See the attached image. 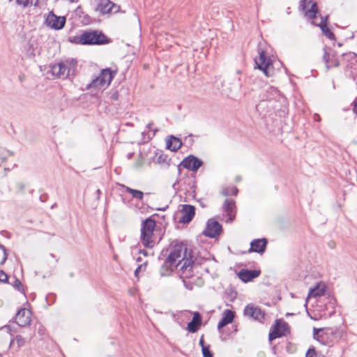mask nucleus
Listing matches in <instances>:
<instances>
[{"mask_svg": "<svg viewBox=\"0 0 357 357\" xmlns=\"http://www.w3.org/2000/svg\"><path fill=\"white\" fill-rule=\"evenodd\" d=\"M181 264L180 268L181 278H190L192 275L194 261L190 252H188L186 245L183 243L171 244L169 254L160 268V275L162 277L171 275Z\"/></svg>", "mask_w": 357, "mask_h": 357, "instance_id": "obj_1", "label": "nucleus"}, {"mask_svg": "<svg viewBox=\"0 0 357 357\" xmlns=\"http://www.w3.org/2000/svg\"><path fill=\"white\" fill-rule=\"evenodd\" d=\"M299 9L304 13L305 17L310 20V24L315 26H328L329 22V15H326L324 16H320L321 22L317 24L314 22V19L317 18V15L319 13L318 4L316 1L312 0H301L300 1Z\"/></svg>", "mask_w": 357, "mask_h": 357, "instance_id": "obj_2", "label": "nucleus"}, {"mask_svg": "<svg viewBox=\"0 0 357 357\" xmlns=\"http://www.w3.org/2000/svg\"><path fill=\"white\" fill-rule=\"evenodd\" d=\"M344 334V331L338 327L313 328V337L323 344H329Z\"/></svg>", "mask_w": 357, "mask_h": 357, "instance_id": "obj_3", "label": "nucleus"}, {"mask_svg": "<svg viewBox=\"0 0 357 357\" xmlns=\"http://www.w3.org/2000/svg\"><path fill=\"white\" fill-rule=\"evenodd\" d=\"M84 45H102L111 43L108 38L102 31L86 30L82 32Z\"/></svg>", "mask_w": 357, "mask_h": 357, "instance_id": "obj_4", "label": "nucleus"}, {"mask_svg": "<svg viewBox=\"0 0 357 357\" xmlns=\"http://www.w3.org/2000/svg\"><path fill=\"white\" fill-rule=\"evenodd\" d=\"M155 227V221L151 217L147 218L142 223L141 239L143 245L146 248H151L155 245L153 239Z\"/></svg>", "mask_w": 357, "mask_h": 357, "instance_id": "obj_5", "label": "nucleus"}, {"mask_svg": "<svg viewBox=\"0 0 357 357\" xmlns=\"http://www.w3.org/2000/svg\"><path fill=\"white\" fill-rule=\"evenodd\" d=\"M258 53L259 58L255 59V68L261 70L267 77L273 76V72L271 71V68H273L271 59L267 55L266 52L261 48H258Z\"/></svg>", "mask_w": 357, "mask_h": 357, "instance_id": "obj_6", "label": "nucleus"}, {"mask_svg": "<svg viewBox=\"0 0 357 357\" xmlns=\"http://www.w3.org/2000/svg\"><path fill=\"white\" fill-rule=\"evenodd\" d=\"M341 57L342 63L346 65V71H349V76L357 84V54L351 52L342 53Z\"/></svg>", "mask_w": 357, "mask_h": 357, "instance_id": "obj_7", "label": "nucleus"}, {"mask_svg": "<svg viewBox=\"0 0 357 357\" xmlns=\"http://www.w3.org/2000/svg\"><path fill=\"white\" fill-rule=\"evenodd\" d=\"M66 23V16H58L53 11H50L45 18V24L47 26L54 30L62 29Z\"/></svg>", "mask_w": 357, "mask_h": 357, "instance_id": "obj_8", "label": "nucleus"}, {"mask_svg": "<svg viewBox=\"0 0 357 357\" xmlns=\"http://www.w3.org/2000/svg\"><path fill=\"white\" fill-rule=\"evenodd\" d=\"M243 314L245 316L259 321H261L265 316L264 312L260 307L253 305H246L244 308Z\"/></svg>", "mask_w": 357, "mask_h": 357, "instance_id": "obj_9", "label": "nucleus"}, {"mask_svg": "<svg viewBox=\"0 0 357 357\" xmlns=\"http://www.w3.org/2000/svg\"><path fill=\"white\" fill-rule=\"evenodd\" d=\"M221 231L222 226L218 221L209 220L203 234L207 237L215 238L220 235Z\"/></svg>", "mask_w": 357, "mask_h": 357, "instance_id": "obj_10", "label": "nucleus"}, {"mask_svg": "<svg viewBox=\"0 0 357 357\" xmlns=\"http://www.w3.org/2000/svg\"><path fill=\"white\" fill-rule=\"evenodd\" d=\"M203 165V162L197 157L190 155L184 158L180 165L192 172H197Z\"/></svg>", "mask_w": 357, "mask_h": 357, "instance_id": "obj_11", "label": "nucleus"}, {"mask_svg": "<svg viewBox=\"0 0 357 357\" xmlns=\"http://www.w3.org/2000/svg\"><path fill=\"white\" fill-rule=\"evenodd\" d=\"M288 328V324L282 321L281 320L276 319L275 322V326L273 330L270 332L268 335V339L270 341H272L276 338L282 337L284 332Z\"/></svg>", "mask_w": 357, "mask_h": 357, "instance_id": "obj_12", "label": "nucleus"}, {"mask_svg": "<svg viewBox=\"0 0 357 357\" xmlns=\"http://www.w3.org/2000/svg\"><path fill=\"white\" fill-rule=\"evenodd\" d=\"M15 322L21 327L29 325L31 323V312L25 308L18 310L15 316Z\"/></svg>", "mask_w": 357, "mask_h": 357, "instance_id": "obj_13", "label": "nucleus"}, {"mask_svg": "<svg viewBox=\"0 0 357 357\" xmlns=\"http://www.w3.org/2000/svg\"><path fill=\"white\" fill-rule=\"evenodd\" d=\"M181 218L180 222L185 224L189 223L195 215V208L189 204H183L181 209Z\"/></svg>", "mask_w": 357, "mask_h": 357, "instance_id": "obj_14", "label": "nucleus"}, {"mask_svg": "<svg viewBox=\"0 0 357 357\" xmlns=\"http://www.w3.org/2000/svg\"><path fill=\"white\" fill-rule=\"evenodd\" d=\"M235 202L231 199H226L223 204V210L227 216V222H232L236 215Z\"/></svg>", "mask_w": 357, "mask_h": 357, "instance_id": "obj_15", "label": "nucleus"}, {"mask_svg": "<svg viewBox=\"0 0 357 357\" xmlns=\"http://www.w3.org/2000/svg\"><path fill=\"white\" fill-rule=\"evenodd\" d=\"M268 243L266 238H257L251 241L249 252L264 253Z\"/></svg>", "mask_w": 357, "mask_h": 357, "instance_id": "obj_16", "label": "nucleus"}, {"mask_svg": "<svg viewBox=\"0 0 357 357\" xmlns=\"http://www.w3.org/2000/svg\"><path fill=\"white\" fill-rule=\"evenodd\" d=\"M260 275L259 270L242 269L239 271L238 276L244 282H248L257 278Z\"/></svg>", "mask_w": 357, "mask_h": 357, "instance_id": "obj_17", "label": "nucleus"}, {"mask_svg": "<svg viewBox=\"0 0 357 357\" xmlns=\"http://www.w3.org/2000/svg\"><path fill=\"white\" fill-rule=\"evenodd\" d=\"M202 316L198 312L193 313L192 319L188 324L187 330L190 333L197 332L202 325Z\"/></svg>", "mask_w": 357, "mask_h": 357, "instance_id": "obj_18", "label": "nucleus"}, {"mask_svg": "<svg viewBox=\"0 0 357 357\" xmlns=\"http://www.w3.org/2000/svg\"><path fill=\"white\" fill-rule=\"evenodd\" d=\"M326 291V287L322 283H319L316 286H314L313 288H311L309 290V293L307 294V296L306 298L305 301V306H307V303L310 297H319L321 296H323L325 294Z\"/></svg>", "mask_w": 357, "mask_h": 357, "instance_id": "obj_19", "label": "nucleus"}, {"mask_svg": "<svg viewBox=\"0 0 357 357\" xmlns=\"http://www.w3.org/2000/svg\"><path fill=\"white\" fill-rule=\"evenodd\" d=\"M235 317L234 312L230 310H225L223 312V317L218 324V328L220 329L224 328L229 324H231Z\"/></svg>", "mask_w": 357, "mask_h": 357, "instance_id": "obj_20", "label": "nucleus"}, {"mask_svg": "<svg viewBox=\"0 0 357 357\" xmlns=\"http://www.w3.org/2000/svg\"><path fill=\"white\" fill-rule=\"evenodd\" d=\"M112 1L110 0H100L95 10L99 11L102 15L110 14L112 11Z\"/></svg>", "mask_w": 357, "mask_h": 357, "instance_id": "obj_21", "label": "nucleus"}, {"mask_svg": "<svg viewBox=\"0 0 357 357\" xmlns=\"http://www.w3.org/2000/svg\"><path fill=\"white\" fill-rule=\"evenodd\" d=\"M182 146V142L180 139L170 136L166 141V146L168 149L172 151H176Z\"/></svg>", "mask_w": 357, "mask_h": 357, "instance_id": "obj_22", "label": "nucleus"}, {"mask_svg": "<svg viewBox=\"0 0 357 357\" xmlns=\"http://www.w3.org/2000/svg\"><path fill=\"white\" fill-rule=\"evenodd\" d=\"M105 71L100 72V74L93 78L91 82L86 85V89H89L91 88L99 89L101 87H104L106 84H105V79H102V76L103 75Z\"/></svg>", "mask_w": 357, "mask_h": 357, "instance_id": "obj_23", "label": "nucleus"}, {"mask_svg": "<svg viewBox=\"0 0 357 357\" xmlns=\"http://www.w3.org/2000/svg\"><path fill=\"white\" fill-rule=\"evenodd\" d=\"M104 72L103 75L102 76V79H105V84L107 86L109 85L112 79H114V76L116 75L117 71L113 70L111 68H106L104 69H102L100 72Z\"/></svg>", "mask_w": 357, "mask_h": 357, "instance_id": "obj_24", "label": "nucleus"}, {"mask_svg": "<svg viewBox=\"0 0 357 357\" xmlns=\"http://www.w3.org/2000/svg\"><path fill=\"white\" fill-rule=\"evenodd\" d=\"M58 77H68L70 76L71 68L66 66L63 62L58 63Z\"/></svg>", "mask_w": 357, "mask_h": 357, "instance_id": "obj_25", "label": "nucleus"}, {"mask_svg": "<svg viewBox=\"0 0 357 357\" xmlns=\"http://www.w3.org/2000/svg\"><path fill=\"white\" fill-rule=\"evenodd\" d=\"M321 31L323 35H324L326 38L331 40H335L336 38L334 33L331 30V29L328 26H319Z\"/></svg>", "mask_w": 357, "mask_h": 357, "instance_id": "obj_26", "label": "nucleus"}, {"mask_svg": "<svg viewBox=\"0 0 357 357\" xmlns=\"http://www.w3.org/2000/svg\"><path fill=\"white\" fill-rule=\"evenodd\" d=\"M126 191L130 194L134 198H136L139 200H142L143 199L144 193L140 190H135L129 187H126Z\"/></svg>", "mask_w": 357, "mask_h": 357, "instance_id": "obj_27", "label": "nucleus"}, {"mask_svg": "<svg viewBox=\"0 0 357 357\" xmlns=\"http://www.w3.org/2000/svg\"><path fill=\"white\" fill-rule=\"evenodd\" d=\"M238 189L236 187L227 188L221 191V194L225 197L229 195H236Z\"/></svg>", "mask_w": 357, "mask_h": 357, "instance_id": "obj_28", "label": "nucleus"}, {"mask_svg": "<svg viewBox=\"0 0 357 357\" xmlns=\"http://www.w3.org/2000/svg\"><path fill=\"white\" fill-rule=\"evenodd\" d=\"M69 41L74 44H79L84 45V40L82 33L79 36H75L69 38Z\"/></svg>", "mask_w": 357, "mask_h": 357, "instance_id": "obj_29", "label": "nucleus"}, {"mask_svg": "<svg viewBox=\"0 0 357 357\" xmlns=\"http://www.w3.org/2000/svg\"><path fill=\"white\" fill-rule=\"evenodd\" d=\"M169 161V159L168 158V156L164 154H161L157 158V162L159 164H162L168 166Z\"/></svg>", "mask_w": 357, "mask_h": 357, "instance_id": "obj_30", "label": "nucleus"}, {"mask_svg": "<svg viewBox=\"0 0 357 357\" xmlns=\"http://www.w3.org/2000/svg\"><path fill=\"white\" fill-rule=\"evenodd\" d=\"M330 63H332V66L334 67H339L342 63V59L340 61L336 58V54H332L331 57L330 59Z\"/></svg>", "mask_w": 357, "mask_h": 357, "instance_id": "obj_31", "label": "nucleus"}, {"mask_svg": "<svg viewBox=\"0 0 357 357\" xmlns=\"http://www.w3.org/2000/svg\"><path fill=\"white\" fill-rule=\"evenodd\" d=\"M331 57V54L330 55L327 52L326 48H324V54L323 55V60L324 61V62L326 63V67L327 70H329L331 68V66L329 65Z\"/></svg>", "mask_w": 357, "mask_h": 357, "instance_id": "obj_32", "label": "nucleus"}, {"mask_svg": "<svg viewBox=\"0 0 357 357\" xmlns=\"http://www.w3.org/2000/svg\"><path fill=\"white\" fill-rule=\"evenodd\" d=\"M26 188V184L22 182H18L15 185V192L23 193Z\"/></svg>", "mask_w": 357, "mask_h": 357, "instance_id": "obj_33", "label": "nucleus"}, {"mask_svg": "<svg viewBox=\"0 0 357 357\" xmlns=\"http://www.w3.org/2000/svg\"><path fill=\"white\" fill-rule=\"evenodd\" d=\"M204 357H213V353L210 351V346L203 347L202 349Z\"/></svg>", "mask_w": 357, "mask_h": 357, "instance_id": "obj_34", "label": "nucleus"}, {"mask_svg": "<svg viewBox=\"0 0 357 357\" xmlns=\"http://www.w3.org/2000/svg\"><path fill=\"white\" fill-rule=\"evenodd\" d=\"M82 20L81 22L83 24L87 25V24H90L93 22L91 17L88 14L85 13L84 15H82Z\"/></svg>", "mask_w": 357, "mask_h": 357, "instance_id": "obj_35", "label": "nucleus"}, {"mask_svg": "<svg viewBox=\"0 0 357 357\" xmlns=\"http://www.w3.org/2000/svg\"><path fill=\"white\" fill-rule=\"evenodd\" d=\"M58 63L54 64H50V73H51L53 75H56L58 77Z\"/></svg>", "mask_w": 357, "mask_h": 357, "instance_id": "obj_36", "label": "nucleus"}, {"mask_svg": "<svg viewBox=\"0 0 357 357\" xmlns=\"http://www.w3.org/2000/svg\"><path fill=\"white\" fill-rule=\"evenodd\" d=\"M317 354L314 347L310 348L306 352L305 357H317Z\"/></svg>", "mask_w": 357, "mask_h": 357, "instance_id": "obj_37", "label": "nucleus"}, {"mask_svg": "<svg viewBox=\"0 0 357 357\" xmlns=\"http://www.w3.org/2000/svg\"><path fill=\"white\" fill-rule=\"evenodd\" d=\"M17 5H22L24 8L33 3V0H16Z\"/></svg>", "mask_w": 357, "mask_h": 357, "instance_id": "obj_38", "label": "nucleus"}, {"mask_svg": "<svg viewBox=\"0 0 357 357\" xmlns=\"http://www.w3.org/2000/svg\"><path fill=\"white\" fill-rule=\"evenodd\" d=\"M111 6H112V11H111L110 14H116V13L120 12L121 6L119 5H117L112 1Z\"/></svg>", "mask_w": 357, "mask_h": 357, "instance_id": "obj_39", "label": "nucleus"}, {"mask_svg": "<svg viewBox=\"0 0 357 357\" xmlns=\"http://www.w3.org/2000/svg\"><path fill=\"white\" fill-rule=\"evenodd\" d=\"M15 341L17 342V344L19 347H22L25 344L24 338L20 335H18L15 337Z\"/></svg>", "mask_w": 357, "mask_h": 357, "instance_id": "obj_40", "label": "nucleus"}, {"mask_svg": "<svg viewBox=\"0 0 357 357\" xmlns=\"http://www.w3.org/2000/svg\"><path fill=\"white\" fill-rule=\"evenodd\" d=\"M75 13L79 18H82V15L85 14L81 6L77 7V8L75 10Z\"/></svg>", "mask_w": 357, "mask_h": 357, "instance_id": "obj_41", "label": "nucleus"}, {"mask_svg": "<svg viewBox=\"0 0 357 357\" xmlns=\"http://www.w3.org/2000/svg\"><path fill=\"white\" fill-rule=\"evenodd\" d=\"M26 56L29 58H33L35 56L34 48L33 47V45H30L26 51Z\"/></svg>", "mask_w": 357, "mask_h": 357, "instance_id": "obj_42", "label": "nucleus"}, {"mask_svg": "<svg viewBox=\"0 0 357 357\" xmlns=\"http://www.w3.org/2000/svg\"><path fill=\"white\" fill-rule=\"evenodd\" d=\"M0 249L2 250L3 252V257L2 261L0 263V264H3L5 263V261H6V259L8 258V254H7L6 249L4 245L0 244Z\"/></svg>", "mask_w": 357, "mask_h": 357, "instance_id": "obj_43", "label": "nucleus"}, {"mask_svg": "<svg viewBox=\"0 0 357 357\" xmlns=\"http://www.w3.org/2000/svg\"><path fill=\"white\" fill-rule=\"evenodd\" d=\"M110 94H111L110 98L112 100L116 101V100H119V92L117 90L112 91Z\"/></svg>", "mask_w": 357, "mask_h": 357, "instance_id": "obj_44", "label": "nucleus"}, {"mask_svg": "<svg viewBox=\"0 0 357 357\" xmlns=\"http://www.w3.org/2000/svg\"><path fill=\"white\" fill-rule=\"evenodd\" d=\"M146 262L144 263L143 264H140L139 266H138V267L136 268V270L135 271V275L136 277H138V275H139V272H140V271L142 269H145L146 268Z\"/></svg>", "mask_w": 357, "mask_h": 357, "instance_id": "obj_45", "label": "nucleus"}, {"mask_svg": "<svg viewBox=\"0 0 357 357\" xmlns=\"http://www.w3.org/2000/svg\"><path fill=\"white\" fill-rule=\"evenodd\" d=\"M77 61L75 59H72V61L70 63V66H68V68H71V70H73V73H74L76 66H77Z\"/></svg>", "mask_w": 357, "mask_h": 357, "instance_id": "obj_46", "label": "nucleus"}, {"mask_svg": "<svg viewBox=\"0 0 357 357\" xmlns=\"http://www.w3.org/2000/svg\"><path fill=\"white\" fill-rule=\"evenodd\" d=\"M13 286L19 291H20V287L22 286V283L19 279L15 278Z\"/></svg>", "mask_w": 357, "mask_h": 357, "instance_id": "obj_47", "label": "nucleus"}, {"mask_svg": "<svg viewBox=\"0 0 357 357\" xmlns=\"http://www.w3.org/2000/svg\"><path fill=\"white\" fill-rule=\"evenodd\" d=\"M7 280L8 275L3 271H0V282H6Z\"/></svg>", "mask_w": 357, "mask_h": 357, "instance_id": "obj_48", "label": "nucleus"}, {"mask_svg": "<svg viewBox=\"0 0 357 357\" xmlns=\"http://www.w3.org/2000/svg\"><path fill=\"white\" fill-rule=\"evenodd\" d=\"M153 123L152 122L151 123H149L147 124V128L151 130H153V135H155V132H157L158 130L156 129V128H153Z\"/></svg>", "mask_w": 357, "mask_h": 357, "instance_id": "obj_49", "label": "nucleus"}, {"mask_svg": "<svg viewBox=\"0 0 357 357\" xmlns=\"http://www.w3.org/2000/svg\"><path fill=\"white\" fill-rule=\"evenodd\" d=\"M183 282L184 286L185 287L186 289H190V290H191L192 289V284L187 282L184 279L183 280Z\"/></svg>", "mask_w": 357, "mask_h": 357, "instance_id": "obj_50", "label": "nucleus"}, {"mask_svg": "<svg viewBox=\"0 0 357 357\" xmlns=\"http://www.w3.org/2000/svg\"><path fill=\"white\" fill-rule=\"evenodd\" d=\"M351 106H353L352 112H357V98L352 102Z\"/></svg>", "mask_w": 357, "mask_h": 357, "instance_id": "obj_51", "label": "nucleus"}, {"mask_svg": "<svg viewBox=\"0 0 357 357\" xmlns=\"http://www.w3.org/2000/svg\"><path fill=\"white\" fill-rule=\"evenodd\" d=\"M18 79L20 80V82H23L25 81L26 79V75L24 74H20L19 76H18Z\"/></svg>", "mask_w": 357, "mask_h": 357, "instance_id": "obj_52", "label": "nucleus"}, {"mask_svg": "<svg viewBox=\"0 0 357 357\" xmlns=\"http://www.w3.org/2000/svg\"><path fill=\"white\" fill-rule=\"evenodd\" d=\"M199 343V345L201 346L202 349H203V347L207 346V345L204 344V335H202Z\"/></svg>", "mask_w": 357, "mask_h": 357, "instance_id": "obj_53", "label": "nucleus"}, {"mask_svg": "<svg viewBox=\"0 0 357 357\" xmlns=\"http://www.w3.org/2000/svg\"><path fill=\"white\" fill-rule=\"evenodd\" d=\"M313 119L314 121H320V116H319V114L317 113H314L313 114Z\"/></svg>", "mask_w": 357, "mask_h": 357, "instance_id": "obj_54", "label": "nucleus"}, {"mask_svg": "<svg viewBox=\"0 0 357 357\" xmlns=\"http://www.w3.org/2000/svg\"><path fill=\"white\" fill-rule=\"evenodd\" d=\"M38 333L40 335H43V334L45 333V329H44V328H43V327H42V326H41V327H40V328H38Z\"/></svg>", "mask_w": 357, "mask_h": 357, "instance_id": "obj_55", "label": "nucleus"}, {"mask_svg": "<svg viewBox=\"0 0 357 357\" xmlns=\"http://www.w3.org/2000/svg\"><path fill=\"white\" fill-rule=\"evenodd\" d=\"M139 253H140V254H142V255H144V256H145V257H146V256H148V255H149L148 252H147L146 250H139Z\"/></svg>", "mask_w": 357, "mask_h": 357, "instance_id": "obj_56", "label": "nucleus"}, {"mask_svg": "<svg viewBox=\"0 0 357 357\" xmlns=\"http://www.w3.org/2000/svg\"><path fill=\"white\" fill-rule=\"evenodd\" d=\"M168 208V206H161V208H156L155 210L157 211H165L167 208Z\"/></svg>", "mask_w": 357, "mask_h": 357, "instance_id": "obj_57", "label": "nucleus"}, {"mask_svg": "<svg viewBox=\"0 0 357 357\" xmlns=\"http://www.w3.org/2000/svg\"><path fill=\"white\" fill-rule=\"evenodd\" d=\"M317 357H325L323 354L321 353H318Z\"/></svg>", "mask_w": 357, "mask_h": 357, "instance_id": "obj_58", "label": "nucleus"}, {"mask_svg": "<svg viewBox=\"0 0 357 357\" xmlns=\"http://www.w3.org/2000/svg\"><path fill=\"white\" fill-rule=\"evenodd\" d=\"M177 109H178V110L181 109H182L181 105H177Z\"/></svg>", "mask_w": 357, "mask_h": 357, "instance_id": "obj_59", "label": "nucleus"}, {"mask_svg": "<svg viewBox=\"0 0 357 357\" xmlns=\"http://www.w3.org/2000/svg\"><path fill=\"white\" fill-rule=\"evenodd\" d=\"M142 261V258H141V257H138V258L137 259V261L139 262V261Z\"/></svg>", "mask_w": 357, "mask_h": 357, "instance_id": "obj_60", "label": "nucleus"}, {"mask_svg": "<svg viewBox=\"0 0 357 357\" xmlns=\"http://www.w3.org/2000/svg\"><path fill=\"white\" fill-rule=\"evenodd\" d=\"M38 3V0H36V2L34 3V6H36Z\"/></svg>", "mask_w": 357, "mask_h": 357, "instance_id": "obj_61", "label": "nucleus"}, {"mask_svg": "<svg viewBox=\"0 0 357 357\" xmlns=\"http://www.w3.org/2000/svg\"><path fill=\"white\" fill-rule=\"evenodd\" d=\"M337 45H338L339 47H341V46L342 45V44L341 43H337Z\"/></svg>", "mask_w": 357, "mask_h": 357, "instance_id": "obj_62", "label": "nucleus"}, {"mask_svg": "<svg viewBox=\"0 0 357 357\" xmlns=\"http://www.w3.org/2000/svg\"><path fill=\"white\" fill-rule=\"evenodd\" d=\"M237 74H241V70H237Z\"/></svg>", "mask_w": 357, "mask_h": 357, "instance_id": "obj_63", "label": "nucleus"}, {"mask_svg": "<svg viewBox=\"0 0 357 357\" xmlns=\"http://www.w3.org/2000/svg\"><path fill=\"white\" fill-rule=\"evenodd\" d=\"M259 105H256V109H257V110H258V109H259V108H258V107H259Z\"/></svg>", "mask_w": 357, "mask_h": 357, "instance_id": "obj_64", "label": "nucleus"}]
</instances>
